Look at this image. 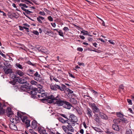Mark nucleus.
Returning <instances> with one entry per match:
<instances>
[{
    "instance_id": "obj_34",
    "label": "nucleus",
    "mask_w": 134,
    "mask_h": 134,
    "mask_svg": "<svg viewBox=\"0 0 134 134\" xmlns=\"http://www.w3.org/2000/svg\"><path fill=\"white\" fill-rule=\"evenodd\" d=\"M30 121L29 120H26L25 122V124L27 127H28L30 126Z\"/></svg>"
},
{
    "instance_id": "obj_1",
    "label": "nucleus",
    "mask_w": 134,
    "mask_h": 134,
    "mask_svg": "<svg viewBox=\"0 0 134 134\" xmlns=\"http://www.w3.org/2000/svg\"><path fill=\"white\" fill-rule=\"evenodd\" d=\"M17 81L19 83L21 84H24L25 85L21 86V88L23 89L24 90L25 89L27 90H30L31 88V86L29 85L28 83H27V81L20 78H19L17 79Z\"/></svg>"
},
{
    "instance_id": "obj_20",
    "label": "nucleus",
    "mask_w": 134,
    "mask_h": 134,
    "mask_svg": "<svg viewBox=\"0 0 134 134\" xmlns=\"http://www.w3.org/2000/svg\"><path fill=\"white\" fill-rule=\"evenodd\" d=\"M112 127L113 129L116 131H119L120 130L119 126L115 124H113Z\"/></svg>"
},
{
    "instance_id": "obj_32",
    "label": "nucleus",
    "mask_w": 134,
    "mask_h": 134,
    "mask_svg": "<svg viewBox=\"0 0 134 134\" xmlns=\"http://www.w3.org/2000/svg\"><path fill=\"white\" fill-rule=\"evenodd\" d=\"M66 86L64 84L62 85V87L60 86V88H59V90L61 91H63L66 88Z\"/></svg>"
},
{
    "instance_id": "obj_54",
    "label": "nucleus",
    "mask_w": 134,
    "mask_h": 134,
    "mask_svg": "<svg viewBox=\"0 0 134 134\" xmlns=\"http://www.w3.org/2000/svg\"><path fill=\"white\" fill-rule=\"evenodd\" d=\"M32 32L34 34L36 35H39L38 32L37 31L34 30Z\"/></svg>"
},
{
    "instance_id": "obj_31",
    "label": "nucleus",
    "mask_w": 134,
    "mask_h": 134,
    "mask_svg": "<svg viewBox=\"0 0 134 134\" xmlns=\"http://www.w3.org/2000/svg\"><path fill=\"white\" fill-rule=\"evenodd\" d=\"M43 10L44 11L47 13V14L51 15L52 13L49 10L47 9L46 8H44Z\"/></svg>"
},
{
    "instance_id": "obj_3",
    "label": "nucleus",
    "mask_w": 134,
    "mask_h": 134,
    "mask_svg": "<svg viewBox=\"0 0 134 134\" xmlns=\"http://www.w3.org/2000/svg\"><path fill=\"white\" fill-rule=\"evenodd\" d=\"M55 104H56L58 106H62L64 105V100H62L58 96L55 97Z\"/></svg>"
},
{
    "instance_id": "obj_22",
    "label": "nucleus",
    "mask_w": 134,
    "mask_h": 134,
    "mask_svg": "<svg viewBox=\"0 0 134 134\" xmlns=\"http://www.w3.org/2000/svg\"><path fill=\"white\" fill-rule=\"evenodd\" d=\"M19 6L21 7V9L24 10L26 9L25 8H28V6L26 5L25 4H23L21 3L19 4Z\"/></svg>"
},
{
    "instance_id": "obj_38",
    "label": "nucleus",
    "mask_w": 134,
    "mask_h": 134,
    "mask_svg": "<svg viewBox=\"0 0 134 134\" xmlns=\"http://www.w3.org/2000/svg\"><path fill=\"white\" fill-rule=\"evenodd\" d=\"M14 119L16 121V124L19 123L20 122V119L19 118L18 116H15Z\"/></svg>"
},
{
    "instance_id": "obj_36",
    "label": "nucleus",
    "mask_w": 134,
    "mask_h": 134,
    "mask_svg": "<svg viewBox=\"0 0 134 134\" xmlns=\"http://www.w3.org/2000/svg\"><path fill=\"white\" fill-rule=\"evenodd\" d=\"M10 121L13 124H16V121L15 120L14 118H11L10 119Z\"/></svg>"
},
{
    "instance_id": "obj_58",
    "label": "nucleus",
    "mask_w": 134,
    "mask_h": 134,
    "mask_svg": "<svg viewBox=\"0 0 134 134\" xmlns=\"http://www.w3.org/2000/svg\"><path fill=\"white\" fill-rule=\"evenodd\" d=\"M77 50L78 51L82 52L83 50V49L81 47H78L77 49Z\"/></svg>"
},
{
    "instance_id": "obj_43",
    "label": "nucleus",
    "mask_w": 134,
    "mask_h": 134,
    "mask_svg": "<svg viewBox=\"0 0 134 134\" xmlns=\"http://www.w3.org/2000/svg\"><path fill=\"white\" fill-rule=\"evenodd\" d=\"M126 134H132V132L130 129H127L126 130Z\"/></svg>"
},
{
    "instance_id": "obj_48",
    "label": "nucleus",
    "mask_w": 134,
    "mask_h": 134,
    "mask_svg": "<svg viewBox=\"0 0 134 134\" xmlns=\"http://www.w3.org/2000/svg\"><path fill=\"white\" fill-rule=\"evenodd\" d=\"M47 19L48 20L50 21H53V19L52 17L51 16H50L47 17Z\"/></svg>"
},
{
    "instance_id": "obj_56",
    "label": "nucleus",
    "mask_w": 134,
    "mask_h": 134,
    "mask_svg": "<svg viewBox=\"0 0 134 134\" xmlns=\"http://www.w3.org/2000/svg\"><path fill=\"white\" fill-rule=\"evenodd\" d=\"M121 120L122 121V122L126 123V122H127V120H126V118H123V117L122 118Z\"/></svg>"
},
{
    "instance_id": "obj_51",
    "label": "nucleus",
    "mask_w": 134,
    "mask_h": 134,
    "mask_svg": "<svg viewBox=\"0 0 134 134\" xmlns=\"http://www.w3.org/2000/svg\"><path fill=\"white\" fill-rule=\"evenodd\" d=\"M26 63L30 65H31L34 66H35V64H33L32 63H31L30 61H28L26 62Z\"/></svg>"
},
{
    "instance_id": "obj_62",
    "label": "nucleus",
    "mask_w": 134,
    "mask_h": 134,
    "mask_svg": "<svg viewBox=\"0 0 134 134\" xmlns=\"http://www.w3.org/2000/svg\"><path fill=\"white\" fill-rule=\"evenodd\" d=\"M77 64L80 66H84V64L83 63L80 62H77Z\"/></svg>"
},
{
    "instance_id": "obj_63",
    "label": "nucleus",
    "mask_w": 134,
    "mask_h": 134,
    "mask_svg": "<svg viewBox=\"0 0 134 134\" xmlns=\"http://www.w3.org/2000/svg\"><path fill=\"white\" fill-rule=\"evenodd\" d=\"M0 54L2 55L3 57L4 58H5L6 57V56L5 55L3 54V53L1 51V50H0Z\"/></svg>"
},
{
    "instance_id": "obj_11",
    "label": "nucleus",
    "mask_w": 134,
    "mask_h": 134,
    "mask_svg": "<svg viewBox=\"0 0 134 134\" xmlns=\"http://www.w3.org/2000/svg\"><path fill=\"white\" fill-rule=\"evenodd\" d=\"M35 71L34 70L29 69L28 70L27 72V74L30 76L33 77Z\"/></svg>"
},
{
    "instance_id": "obj_60",
    "label": "nucleus",
    "mask_w": 134,
    "mask_h": 134,
    "mask_svg": "<svg viewBox=\"0 0 134 134\" xmlns=\"http://www.w3.org/2000/svg\"><path fill=\"white\" fill-rule=\"evenodd\" d=\"M12 15L13 17L16 18H17L18 17V15L15 13H13Z\"/></svg>"
},
{
    "instance_id": "obj_25",
    "label": "nucleus",
    "mask_w": 134,
    "mask_h": 134,
    "mask_svg": "<svg viewBox=\"0 0 134 134\" xmlns=\"http://www.w3.org/2000/svg\"><path fill=\"white\" fill-rule=\"evenodd\" d=\"M71 125V124H70L67 125L68 130L70 132H73L74 131V129Z\"/></svg>"
},
{
    "instance_id": "obj_10",
    "label": "nucleus",
    "mask_w": 134,
    "mask_h": 134,
    "mask_svg": "<svg viewBox=\"0 0 134 134\" xmlns=\"http://www.w3.org/2000/svg\"><path fill=\"white\" fill-rule=\"evenodd\" d=\"M40 75L39 74L38 72L36 71L35 73H34L33 77L34 79L37 81H40V79L38 78L40 77Z\"/></svg>"
},
{
    "instance_id": "obj_59",
    "label": "nucleus",
    "mask_w": 134,
    "mask_h": 134,
    "mask_svg": "<svg viewBox=\"0 0 134 134\" xmlns=\"http://www.w3.org/2000/svg\"><path fill=\"white\" fill-rule=\"evenodd\" d=\"M60 115L65 118L67 119H68L67 118V116L65 114H60Z\"/></svg>"
},
{
    "instance_id": "obj_4",
    "label": "nucleus",
    "mask_w": 134,
    "mask_h": 134,
    "mask_svg": "<svg viewBox=\"0 0 134 134\" xmlns=\"http://www.w3.org/2000/svg\"><path fill=\"white\" fill-rule=\"evenodd\" d=\"M55 98L54 96L52 95L48 96L47 99V102L49 103H53L55 104Z\"/></svg>"
},
{
    "instance_id": "obj_18",
    "label": "nucleus",
    "mask_w": 134,
    "mask_h": 134,
    "mask_svg": "<svg viewBox=\"0 0 134 134\" xmlns=\"http://www.w3.org/2000/svg\"><path fill=\"white\" fill-rule=\"evenodd\" d=\"M58 119L59 121L63 124H65L66 123L68 124V121L67 119L65 120L61 117H59Z\"/></svg>"
},
{
    "instance_id": "obj_44",
    "label": "nucleus",
    "mask_w": 134,
    "mask_h": 134,
    "mask_svg": "<svg viewBox=\"0 0 134 134\" xmlns=\"http://www.w3.org/2000/svg\"><path fill=\"white\" fill-rule=\"evenodd\" d=\"M81 33L83 34V35H85L88 34V32L87 31L83 30L81 31Z\"/></svg>"
},
{
    "instance_id": "obj_30",
    "label": "nucleus",
    "mask_w": 134,
    "mask_h": 134,
    "mask_svg": "<svg viewBox=\"0 0 134 134\" xmlns=\"http://www.w3.org/2000/svg\"><path fill=\"white\" fill-rule=\"evenodd\" d=\"M94 120L97 122H99V118L98 114H95L94 115Z\"/></svg>"
},
{
    "instance_id": "obj_26",
    "label": "nucleus",
    "mask_w": 134,
    "mask_h": 134,
    "mask_svg": "<svg viewBox=\"0 0 134 134\" xmlns=\"http://www.w3.org/2000/svg\"><path fill=\"white\" fill-rule=\"evenodd\" d=\"M19 27L20 30L23 31V30L24 29L26 30L27 32H29V29L28 28H27L26 27H23V26H19Z\"/></svg>"
},
{
    "instance_id": "obj_46",
    "label": "nucleus",
    "mask_w": 134,
    "mask_h": 134,
    "mask_svg": "<svg viewBox=\"0 0 134 134\" xmlns=\"http://www.w3.org/2000/svg\"><path fill=\"white\" fill-rule=\"evenodd\" d=\"M16 66L18 67L19 68L21 69H22L23 68L22 67V65L19 64H16Z\"/></svg>"
},
{
    "instance_id": "obj_42",
    "label": "nucleus",
    "mask_w": 134,
    "mask_h": 134,
    "mask_svg": "<svg viewBox=\"0 0 134 134\" xmlns=\"http://www.w3.org/2000/svg\"><path fill=\"white\" fill-rule=\"evenodd\" d=\"M23 11H25L26 14H30L31 13H33V12L30 11L28 9H25Z\"/></svg>"
},
{
    "instance_id": "obj_47",
    "label": "nucleus",
    "mask_w": 134,
    "mask_h": 134,
    "mask_svg": "<svg viewBox=\"0 0 134 134\" xmlns=\"http://www.w3.org/2000/svg\"><path fill=\"white\" fill-rule=\"evenodd\" d=\"M23 27H25L29 28L30 27V25L27 23H24L23 24Z\"/></svg>"
},
{
    "instance_id": "obj_61",
    "label": "nucleus",
    "mask_w": 134,
    "mask_h": 134,
    "mask_svg": "<svg viewBox=\"0 0 134 134\" xmlns=\"http://www.w3.org/2000/svg\"><path fill=\"white\" fill-rule=\"evenodd\" d=\"M108 42L111 44H114L115 43L114 42V41L112 40H108Z\"/></svg>"
},
{
    "instance_id": "obj_17",
    "label": "nucleus",
    "mask_w": 134,
    "mask_h": 134,
    "mask_svg": "<svg viewBox=\"0 0 134 134\" xmlns=\"http://www.w3.org/2000/svg\"><path fill=\"white\" fill-rule=\"evenodd\" d=\"M16 124L11 123L9 125L10 128L12 130H16L17 129L16 125L15 124Z\"/></svg>"
},
{
    "instance_id": "obj_28",
    "label": "nucleus",
    "mask_w": 134,
    "mask_h": 134,
    "mask_svg": "<svg viewBox=\"0 0 134 134\" xmlns=\"http://www.w3.org/2000/svg\"><path fill=\"white\" fill-rule=\"evenodd\" d=\"M92 128L95 131L99 132H101L103 131L101 129H100L99 128H98L97 127H92Z\"/></svg>"
},
{
    "instance_id": "obj_2",
    "label": "nucleus",
    "mask_w": 134,
    "mask_h": 134,
    "mask_svg": "<svg viewBox=\"0 0 134 134\" xmlns=\"http://www.w3.org/2000/svg\"><path fill=\"white\" fill-rule=\"evenodd\" d=\"M68 120V124H71L72 126H74L75 123L77 121V118L73 114H71L69 116V118L67 119Z\"/></svg>"
},
{
    "instance_id": "obj_40",
    "label": "nucleus",
    "mask_w": 134,
    "mask_h": 134,
    "mask_svg": "<svg viewBox=\"0 0 134 134\" xmlns=\"http://www.w3.org/2000/svg\"><path fill=\"white\" fill-rule=\"evenodd\" d=\"M59 33V35L60 36L62 37H64V35H63V33L62 32V31L61 30H59L58 32Z\"/></svg>"
},
{
    "instance_id": "obj_12",
    "label": "nucleus",
    "mask_w": 134,
    "mask_h": 134,
    "mask_svg": "<svg viewBox=\"0 0 134 134\" xmlns=\"http://www.w3.org/2000/svg\"><path fill=\"white\" fill-rule=\"evenodd\" d=\"M3 69L4 70V72L5 74H7L12 72V69L10 68H8L7 69L6 67H5L4 66Z\"/></svg>"
},
{
    "instance_id": "obj_37",
    "label": "nucleus",
    "mask_w": 134,
    "mask_h": 134,
    "mask_svg": "<svg viewBox=\"0 0 134 134\" xmlns=\"http://www.w3.org/2000/svg\"><path fill=\"white\" fill-rule=\"evenodd\" d=\"M27 117L26 116H23L21 118V119L22 121V122H24L26 120H27Z\"/></svg>"
},
{
    "instance_id": "obj_49",
    "label": "nucleus",
    "mask_w": 134,
    "mask_h": 134,
    "mask_svg": "<svg viewBox=\"0 0 134 134\" xmlns=\"http://www.w3.org/2000/svg\"><path fill=\"white\" fill-rule=\"evenodd\" d=\"M124 89V87L123 85L122 84H121L119 86V91L120 90H123Z\"/></svg>"
},
{
    "instance_id": "obj_9",
    "label": "nucleus",
    "mask_w": 134,
    "mask_h": 134,
    "mask_svg": "<svg viewBox=\"0 0 134 134\" xmlns=\"http://www.w3.org/2000/svg\"><path fill=\"white\" fill-rule=\"evenodd\" d=\"M64 105V107L68 109H70L71 106V105L69 102L65 100Z\"/></svg>"
},
{
    "instance_id": "obj_5",
    "label": "nucleus",
    "mask_w": 134,
    "mask_h": 134,
    "mask_svg": "<svg viewBox=\"0 0 134 134\" xmlns=\"http://www.w3.org/2000/svg\"><path fill=\"white\" fill-rule=\"evenodd\" d=\"M38 92L37 89V88L32 89L30 91V93L31 94V97L32 98H37V95Z\"/></svg>"
},
{
    "instance_id": "obj_53",
    "label": "nucleus",
    "mask_w": 134,
    "mask_h": 134,
    "mask_svg": "<svg viewBox=\"0 0 134 134\" xmlns=\"http://www.w3.org/2000/svg\"><path fill=\"white\" fill-rule=\"evenodd\" d=\"M63 129L64 130V132L66 131L68 129L67 126L66 127L65 126H63L62 127Z\"/></svg>"
},
{
    "instance_id": "obj_50",
    "label": "nucleus",
    "mask_w": 134,
    "mask_h": 134,
    "mask_svg": "<svg viewBox=\"0 0 134 134\" xmlns=\"http://www.w3.org/2000/svg\"><path fill=\"white\" fill-rule=\"evenodd\" d=\"M63 30L65 32H66L69 31V29L68 27H64L63 29Z\"/></svg>"
},
{
    "instance_id": "obj_39",
    "label": "nucleus",
    "mask_w": 134,
    "mask_h": 134,
    "mask_svg": "<svg viewBox=\"0 0 134 134\" xmlns=\"http://www.w3.org/2000/svg\"><path fill=\"white\" fill-rule=\"evenodd\" d=\"M38 14L41 15L45 16L46 15V14L43 11H40L38 13Z\"/></svg>"
},
{
    "instance_id": "obj_45",
    "label": "nucleus",
    "mask_w": 134,
    "mask_h": 134,
    "mask_svg": "<svg viewBox=\"0 0 134 134\" xmlns=\"http://www.w3.org/2000/svg\"><path fill=\"white\" fill-rule=\"evenodd\" d=\"M91 91L94 93V96L96 97H97L98 96V93L95 91L94 90H91Z\"/></svg>"
},
{
    "instance_id": "obj_27",
    "label": "nucleus",
    "mask_w": 134,
    "mask_h": 134,
    "mask_svg": "<svg viewBox=\"0 0 134 134\" xmlns=\"http://www.w3.org/2000/svg\"><path fill=\"white\" fill-rule=\"evenodd\" d=\"M15 73L19 75L20 76H23L24 75V74L22 71L18 70L16 71Z\"/></svg>"
},
{
    "instance_id": "obj_14",
    "label": "nucleus",
    "mask_w": 134,
    "mask_h": 134,
    "mask_svg": "<svg viewBox=\"0 0 134 134\" xmlns=\"http://www.w3.org/2000/svg\"><path fill=\"white\" fill-rule=\"evenodd\" d=\"M86 113L89 118L91 117L92 115V110L89 108H87Z\"/></svg>"
},
{
    "instance_id": "obj_16",
    "label": "nucleus",
    "mask_w": 134,
    "mask_h": 134,
    "mask_svg": "<svg viewBox=\"0 0 134 134\" xmlns=\"http://www.w3.org/2000/svg\"><path fill=\"white\" fill-rule=\"evenodd\" d=\"M45 19L44 18L41 16H38L37 18V20L38 22L40 24H42L43 22L42 20H44Z\"/></svg>"
},
{
    "instance_id": "obj_19",
    "label": "nucleus",
    "mask_w": 134,
    "mask_h": 134,
    "mask_svg": "<svg viewBox=\"0 0 134 134\" xmlns=\"http://www.w3.org/2000/svg\"><path fill=\"white\" fill-rule=\"evenodd\" d=\"M99 115L101 117V118L102 119L105 120H107L108 119V118L107 116L102 113H100Z\"/></svg>"
},
{
    "instance_id": "obj_21",
    "label": "nucleus",
    "mask_w": 134,
    "mask_h": 134,
    "mask_svg": "<svg viewBox=\"0 0 134 134\" xmlns=\"http://www.w3.org/2000/svg\"><path fill=\"white\" fill-rule=\"evenodd\" d=\"M41 96L43 98L41 99V100L44 101L47 99L48 97L46 93H41Z\"/></svg>"
},
{
    "instance_id": "obj_13",
    "label": "nucleus",
    "mask_w": 134,
    "mask_h": 134,
    "mask_svg": "<svg viewBox=\"0 0 134 134\" xmlns=\"http://www.w3.org/2000/svg\"><path fill=\"white\" fill-rule=\"evenodd\" d=\"M6 113L7 114V116L8 117H11L13 115V113L11 111L10 108H8L6 111Z\"/></svg>"
},
{
    "instance_id": "obj_29",
    "label": "nucleus",
    "mask_w": 134,
    "mask_h": 134,
    "mask_svg": "<svg viewBox=\"0 0 134 134\" xmlns=\"http://www.w3.org/2000/svg\"><path fill=\"white\" fill-rule=\"evenodd\" d=\"M39 133L40 134H48V132H47L46 130L43 128L41 130H40Z\"/></svg>"
},
{
    "instance_id": "obj_23",
    "label": "nucleus",
    "mask_w": 134,
    "mask_h": 134,
    "mask_svg": "<svg viewBox=\"0 0 134 134\" xmlns=\"http://www.w3.org/2000/svg\"><path fill=\"white\" fill-rule=\"evenodd\" d=\"M31 127L34 129H35L37 127V123L36 121L35 120H33L32 122Z\"/></svg>"
},
{
    "instance_id": "obj_7",
    "label": "nucleus",
    "mask_w": 134,
    "mask_h": 134,
    "mask_svg": "<svg viewBox=\"0 0 134 134\" xmlns=\"http://www.w3.org/2000/svg\"><path fill=\"white\" fill-rule=\"evenodd\" d=\"M50 87L51 90L54 91H57L58 90H59L60 86L56 84L51 83L50 85Z\"/></svg>"
},
{
    "instance_id": "obj_41",
    "label": "nucleus",
    "mask_w": 134,
    "mask_h": 134,
    "mask_svg": "<svg viewBox=\"0 0 134 134\" xmlns=\"http://www.w3.org/2000/svg\"><path fill=\"white\" fill-rule=\"evenodd\" d=\"M30 83L32 85H37V82L34 80L31 81Z\"/></svg>"
},
{
    "instance_id": "obj_35",
    "label": "nucleus",
    "mask_w": 134,
    "mask_h": 134,
    "mask_svg": "<svg viewBox=\"0 0 134 134\" xmlns=\"http://www.w3.org/2000/svg\"><path fill=\"white\" fill-rule=\"evenodd\" d=\"M5 110L3 108H0V115L3 114L5 113Z\"/></svg>"
},
{
    "instance_id": "obj_57",
    "label": "nucleus",
    "mask_w": 134,
    "mask_h": 134,
    "mask_svg": "<svg viewBox=\"0 0 134 134\" xmlns=\"http://www.w3.org/2000/svg\"><path fill=\"white\" fill-rule=\"evenodd\" d=\"M127 102L129 103V104L130 105H132V100L130 99H127Z\"/></svg>"
},
{
    "instance_id": "obj_55",
    "label": "nucleus",
    "mask_w": 134,
    "mask_h": 134,
    "mask_svg": "<svg viewBox=\"0 0 134 134\" xmlns=\"http://www.w3.org/2000/svg\"><path fill=\"white\" fill-rule=\"evenodd\" d=\"M17 115L20 118V119H21V118L23 116L20 113H19V112H17Z\"/></svg>"
},
{
    "instance_id": "obj_52",
    "label": "nucleus",
    "mask_w": 134,
    "mask_h": 134,
    "mask_svg": "<svg viewBox=\"0 0 134 134\" xmlns=\"http://www.w3.org/2000/svg\"><path fill=\"white\" fill-rule=\"evenodd\" d=\"M29 131L31 134H34L36 132L32 129H30L29 130Z\"/></svg>"
},
{
    "instance_id": "obj_33",
    "label": "nucleus",
    "mask_w": 134,
    "mask_h": 134,
    "mask_svg": "<svg viewBox=\"0 0 134 134\" xmlns=\"http://www.w3.org/2000/svg\"><path fill=\"white\" fill-rule=\"evenodd\" d=\"M116 115L118 117L120 118H122L124 116L123 114H121L120 112H117Z\"/></svg>"
},
{
    "instance_id": "obj_15",
    "label": "nucleus",
    "mask_w": 134,
    "mask_h": 134,
    "mask_svg": "<svg viewBox=\"0 0 134 134\" xmlns=\"http://www.w3.org/2000/svg\"><path fill=\"white\" fill-rule=\"evenodd\" d=\"M44 33L46 34L51 37H54V34L52 32V31L50 30L45 31Z\"/></svg>"
},
{
    "instance_id": "obj_8",
    "label": "nucleus",
    "mask_w": 134,
    "mask_h": 134,
    "mask_svg": "<svg viewBox=\"0 0 134 134\" xmlns=\"http://www.w3.org/2000/svg\"><path fill=\"white\" fill-rule=\"evenodd\" d=\"M37 49L39 52L42 53H45L47 52V49L44 47L40 46L39 47H37Z\"/></svg>"
},
{
    "instance_id": "obj_64",
    "label": "nucleus",
    "mask_w": 134,
    "mask_h": 134,
    "mask_svg": "<svg viewBox=\"0 0 134 134\" xmlns=\"http://www.w3.org/2000/svg\"><path fill=\"white\" fill-rule=\"evenodd\" d=\"M105 132L106 133H107L108 134H111L112 133L111 132L109 131L108 130H107Z\"/></svg>"
},
{
    "instance_id": "obj_24",
    "label": "nucleus",
    "mask_w": 134,
    "mask_h": 134,
    "mask_svg": "<svg viewBox=\"0 0 134 134\" xmlns=\"http://www.w3.org/2000/svg\"><path fill=\"white\" fill-rule=\"evenodd\" d=\"M70 102L71 103L74 105L76 104L77 103V100L74 98H70Z\"/></svg>"
},
{
    "instance_id": "obj_6",
    "label": "nucleus",
    "mask_w": 134,
    "mask_h": 134,
    "mask_svg": "<svg viewBox=\"0 0 134 134\" xmlns=\"http://www.w3.org/2000/svg\"><path fill=\"white\" fill-rule=\"evenodd\" d=\"M90 105V107L91 108L93 113H99L100 112L99 109L97 107L95 103H91Z\"/></svg>"
}]
</instances>
